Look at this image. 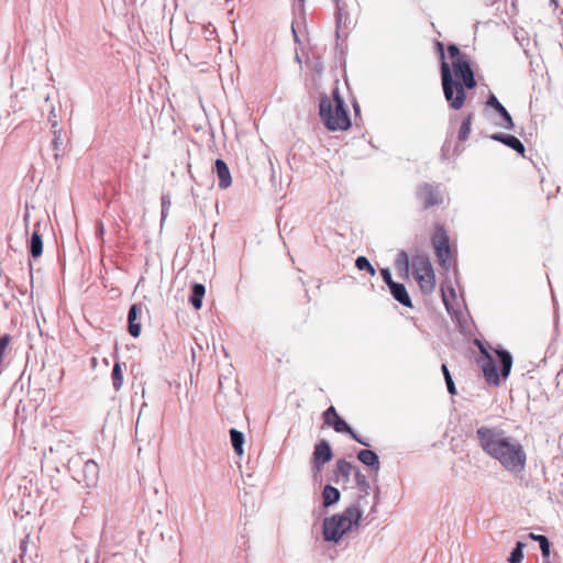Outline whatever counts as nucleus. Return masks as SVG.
<instances>
[{
    "mask_svg": "<svg viewBox=\"0 0 563 563\" xmlns=\"http://www.w3.org/2000/svg\"><path fill=\"white\" fill-rule=\"evenodd\" d=\"M476 439L483 452L498 461L507 472L518 474L525 471L527 454L523 445L504 429L481 426L476 429Z\"/></svg>",
    "mask_w": 563,
    "mask_h": 563,
    "instance_id": "f257e3e1",
    "label": "nucleus"
},
{
    "mask_svg": "<svg viewBox=\"0 0 563 563\" xmlns=\"http://www.w3.org/2000/svg\"><path fill=\"white\" fill-rule=\"evenodd\" d=\"M448 54L452 64L449 65L445 60L441 63L443 95L450 109L457 111L465 104L466 89L476 87V79L470 57L463 54L456 45H449Z\"/></svg>",
    "mask_w": 563,
    "mask_h": 563,
    "instance_id": "f03ea898",
    "label": "nucleus"
},
{
    "mask_svg": "<svg viewBox=\"0 0 563 563\" xmlns=\"http://www.w3.org/2000/svg\"><path fill=\"white\" fill-rule=\"evenodd\" d=\"M363 514L364 511L358 504H352L342 512L324 518L322 523L323 540L339 544L346 533L360 527Z\"/></svg>",
    "mask_w": 563,
    "mask_h": 563,
    "instance_id": "7ed1b4c3",
    "label": "nucleus"
},
{
    "mask_svg": "<svg viewBox=\"0 0 563 563\" xmlns=\"http://www.w3.org/2000/svg\"><path fill=\"white\" fill-rule=\"evenodd\" d=\"M477 364L488 385L498 386L506 382L512 367V356L504 349H494L488 352L481 346Z\"/></svg>",
    "mask_w": 563,
    "mask_h": 563,
    "instance_id": "20e7f679",
    "label": "nucleus"
},
{
    "mask_svg": "<svg viewBox=\"0 0 563 563\" xmlns=\"http://www.w3.org/2000/svg\"><path fill=\"white\" fill-rule=\"evenodd\" d=\"M320 117L330 131H346L351 119L339 89H334L332 98L324 97L320 101Z\"/></svg>",
    "mask_w": 563,
    "mask_h": 563,
    "instance_id": "39448f33",
    "label": "nucleus"
},
{
    "mask_svg": "<svg viewBox=\"0 0 563 563\" xmlns=\"http://www.w3.org/2000/svg\"><path fill=\"white\" fill-rule=\"evenodd\" d=\"M413 276L423 294H431L435 288V274L430 260L417 255L412 260Z\"/></svg>",
    "mask_w": 563,
    "mask_h": 563,
    "instance_id": "423d86ee",
    "label": "nucleus"
},
{
    "mask_svg": "<svg viewBox=\"0 0 563 563\" xmlns=\"http://www.w3.org/2000/svg\"><path fill=\"white\" fill-rule=\"evenodd\" d=\"M432 245L439 264L448 269L452 264V251L449 236L443 227H437L432 236Z\"/></svg>",
    "mask_w": 563,
    "mask_h": 563,
    "instance_id": "0eeeda50",
    "label": "nucleus"
},
{
    "mask_svg": "<svg viewBox=\"0 0 563 563\" xmlns=\"http://www.w3.org/2000/svg\"><path fill=\"white\" fill-rule=\"evenodd\" d=\"M333 456L334 454L330 442L325 439H320L313 446V452L310 460L313 475L321 473L324 465L329 463Z\"/></svg>",
    "mask_w": 563,
    "mask_h": 563,
    "instance_id": "6e6552de",
    "label": "nucleus"
},
{
    "mask_svg": "<svg viewBox=\"0 0 563 563\" xmlns=\"http://www.w3.org/2000/svg\"><path fill=\"white\" fill-rule=\"evenodd\" d=\"M416 196L423 209H429L443 202V197L439 188L427 183L417 188Z\"/></svg>",
    "mask_w": 563,
    "mask_h": 563,
    "instance_id": "1a4fd4ad",
    "label": "nucleus"
},
{
    "mask_svg": "<svg viewBox=\"0 0 563 563\" xmlns=\"http://www.w3.org/2000/svg\"><path fill=\"white\" fill-rule=\"evenodd\" d=\"M328 426L332 427L335 432L349 435L352 440L357 442L363 446H369V442L367 439L363 438L360 433H357L352 426L341 416H336L331 423Z\"/></svg>",
    "mask_w": 563,
    "mask_h": 563,
    "instance_id": "9d476101",
    "label": "nucleus"
},
{
    "mask_svg": "<svg viewBox=\"0 0 563 563\" xmlns=\"http://www.w3.org/2000/svg\"><path fill=\"white\" fill-rule=\"evenodd\" d=\"M356 457L365 467L368 468L371 473L374 474V482H376L380 470V461L378 454L373 449H371L369 445L365 446V449L358 450Z\"/></svg>",
    "mask_w": 563,
    "mask_h": 563,
    "instance_id": "9b49d317",
    "label": "nucleus"
},
{
    "mask_svg": "<svg viewBox=\"0 0 563 563\" xmlns=\"http://www.w3.org/2000/svg\"><path fill=\"white\" fill-rule=\"evenodd\" d=\"M142 313L141 305H132L128 313V331L133 338L141 334V323L137 321Z\"/></svg>",
    "mask_w": 563,
    "mask_h": 563,
    "instance_id": "f8f14e48",
    "label": "nucleus"
},
{
    "mask_svg": "<svg viewBox=\"0 0 563 563\" xmlns=\"http://www.w3.org/2000/svg\"><path fill=\"white\" fill-rule=\"evenodd\" d=\"M493 140L495 141H498L503 144H505L506 146L515 150L519 155H521L522 157H525V153H526V147L525 145L522 144V142L514 136V135H510V134H503V133H497V134H494L492 136Z\"/></svg>",
    "mask_w": 563,
    "mask_h": 563,
    "instance_id": "ddd939ff",
    "label": "nucleus"
},
{
    "mask_svg": "<svg viewBox=\"0 0 563 563\" xmlns=\"http://www.w3.org/2000/svg\"><path fill=\"white\" fill-rule=\"evenodd\" d=\"M487 106L494 108L503 118L504 123H501V126H504L507 130H512L515 124L512 121L511 115L507 111V109L498 101L495 95H490L487 100Z\"/></svg>",
    "mask_w": 563,
    "mask_h": 563,
    "instance_id": "4468645a",
    "label": "nucleus"
},
{
    "mask_svg": "<svg viewBox=\"0 0 563 563\" xmlns=\"http://www.w3.org/2000/svg\"><path fill=\"white\" fill-rule=\"evenodd\" d=\"M214 170L219 178V187L222 189L230 187L232 184V177L227 163L223 159L218 158L214 163Z\"/></svg>",
    "mask_w": 563,
    "mask_h": 563,
    "instance_id": "2eb2a0df",
    "label": "nucleus"
},
{
    "mask_svg": "<svg viewBox=\"0 0 563 563\" xmlns=\"http://www.w3.org/2000/svg\"><path fill=\"white\" fill-rule=\"evenodd\" d=\"M84 481L87 487H95L99 477V465L93 460H88L82 468Z\"/></svg>",
    "mask_w": 563,
    "mask_h": 563,
    "instance_id": "dca6fc26",
    "label": "nucleus"
},
{
    "mask_svg": "<svg viewBox=\"0 0 563 563\" xmlns=\"http://www.w3.org/2000/svg\"><path fill=\"white\" fill-rule=\"evenodd\" d=\"M528 539L537 542L541 551L542 561L551 560L552 543L550 539L544 534H538L534 532L528 533Z\"/></svg>",
    "mask_w": 563,
    "mask_h": 563,
    "instance_id": "f3484780",
    "label": "nucleus"
},
{
    "mask_svg": "<svg viewBox=\"0 0 563 563\" xmlns=\"http://www.w3.org/2000/svg\"><path fill=\"white\" fill-rule=\"evenodd\" d=\"M321 497H322V506L323 508H329V507H332L334 506L335 504H338L341 499V492L332 486L331 484H325L323 489H322V493H321Z\"/></svg>",
    "mask_w": 563,
    "mask_h": 563,
    "instance_id": "a211bd4d",
    "label": "nucleus"
},
{
    "mask_svg": "<svg viewBox=\"0 0 563 563\" xmlns=\"http://www.w3.org/2000/svg\"><path fill=\"white\" fill-rule=\"evenodd\" d=\"M354 466L351 462L345 459H339L335 462V468L333 471L334 477L332 478L335 483L339 482V476H342L345 481H349L351 472L354 471Z\"/></svg>",
    "mask_w": 563,
    "mask_h": 563,
    "instance_id": "6ab92c4d",
    "label": "nucleus"
},
{
    "mask_svg": "<svg viewBox=\"0 0 563 563\" xmlns=\"http://www.w3.org/2000/svg\"><path fill=\"white\" fill-rule=\"evenodd\" d=\"M231 445L238 456L244 453L245 437L244 433L235 428L229 430Z\"/></svg>",
    "mask_w": 563,
    "mask_h": 563,
    "instance_id": "aec40b11",
    "label": "nucleus"
},
{
    "mask_svg": "<svg viewBox=\"0 0 563 563\" xmlns=\"http://www.w3.org/2000/svg\"><path fill=\"white\" fill-rule=\"evenodd\" d=\"M389 290H390L393 297L397 301H399L401 305L409 307V308L412 307L410 296L408 295L407 289L402 284H398V283L393 284L391 287L389 288Z\"/></svg>",
    "mask_w": 563,
    "mask_h": 563,
    "instance_id": "412c9836",
    "label": "nucleus"
},
{
    "mask_svg": "<svg viewBox=\"0 0 563 563\" xmlns=\"http://www.w3.org/2000/svg\"><path fill=\"white\" fill-rule=\"evenodd\" d=\"M38 227L40 223L35 224L30 242V252L34 258L41 256L43 252V241L38 231Z\"/></svg>",
    "mask_w": 563,
    "mask_h": 563,
    "instance_id": "4be33fe9",
    "label": "nucleus"
},
{
    "mask_svg": "<svg viewBox=\"0 0 563 563\" xmlns=\"http://www.w3.org/2000/svg\"><path fill=\"white\" fill-rule=\"evenodd\" d=\"M525 548L526 543L523 541H516L515 547L511 549L507 562L508 563H521L525 559Z\"/></svg>",
    "mask_w": 563,
    "mask_h": 563,
    "instance_id": "5701e85b",
    "label": "nucleus"
},
{
    "mask_svg": "<svg viewBox=\"0 0 563 563\" xmlns=\"http://www.w3.org/2000/svg\"><path fill=\"white\" fill-rule=\"evenodd\" d=\"M206 294V288L202 284H194L192 286V295L190 296V303L195 309H200L202 306V298Z\"/></svg>",
    "mask_w": 563,
    "mask_h": 563,
    "instance_id": "b1692460",
    "label": "nucleus"
},
{
    "mask_svg": "<svg viewBox=\"0 0 563 563\" xmlns=\"http://www.w3.org/2000/svg\"><path fill=\"white\" fill-rule=\"evenodd\" d=\"M473 118H474L473 113H468L467 115L464 117L462 124L460 126V130H459V134H457L459 141L464 142L468 139L470 133H471Z\"/></svg>",
    "mask_w": 563,
    "mask_h": 563,
    "instance_id": "393cba45",
    "label": "nucleus"
},
{
    "mask_svg": "<svg viewBox=\"0 0 563 563\" xmlns=\"http://www.w3.org/2000/svg\"><path fill=\"white\" fill-rule=\"evenodd\" d=\"M354 478L356 487L360 489V492L368 495L371 489L369 482L367 477L357 467L354 470Z\"/></svg>",
    "mask_w": 563,
    "mask_h": 563,
    "instance_id": "a878e982",
    "label": "nucleus"
},
{
    "mask_svg": "<svg viewBox=\"0 0 563 563\" xmlns=\"http://www.w3.org/2000/svg\"><path fill=\"white\" fill-rule=\"evenodd\" d=\"M355 266L360 271H367L372 276L375 275V268L372 266V264L368 262V260L364 256H358L355 261Z\"/></svg>",
    "mask_w": 563,
    "mask_h": 563,
    "instance_id": "bb28decb",
    "label": "nucleus"
},
{
    "mask_svg": "<svg viewBox=\"0 0 563 563\" xmlns=\"http://www.w3.org/2000/svg\"><path fill=\"white\" fill-rule=\"evenodd\" d=\"M227 398L228 395L224 389H218V391L214 394V404L217 408H224L227 406Z\"/></svg>",
    "mask_w": 563,
    "mask_h": 563,
    "instance_id": "cd10ccee",
    "label": "nucleus"
},
{
    "mask_svg": "<svg viewBox=\"0 0 563 563\" xmlns=\"http://www.w3.org/2000/svg\"><path fill=\"white\" fill-rule=\"evenodd\" d=\"M113 386L120 387L123 383L122 369L119 364H115L112 371Z\"/></svg>",
    "mask_w": 563,
    "mask_h": 563,
    "instance_id": "c85d7f7f",
    "label": "nucleus"
},
{
    "mask_svg": "<svg viewBox=\"0 0 563 563\" xmlns=\"http://www.w3.org/2000/svg\"><path fill=\"white\" fill-rule=\"evenodd\" d=\"M29 540H30V536L26 534L21 541H20V558L22 560V563H25V555H26V552H27V548H29Z\"/></svg>",
    "mask_w": 563,
    "mask_h": 563,
    "instance_id": "c756f323",
    "label": "nucleus"
},
{
    "mask_svg": "<svg viewBox=\"0 0 563 563\" xmlns=\"http://www.w3.org/2000/svg\"><path fill=\"white\" fill-rule=\"evenodd\" d=\"M336 416H340L336 411V409L333 406H330L324 412H323V420L324 423H331V421L336 418Z\"/></svg>",
    "mask_w": 563,
    "mask_h": 563,
    "instance_id": "7c9ffc66",
    "label": "nucleus"
},
{
    "mask_svg": "<svg viewBox=\"0 0 563 563\" xmlns=\"http://www.w3.org/2000/svg\"><path fill=\"white\" fill-rule=\"evenodd\" d=\"M442 372H443V375L445 377V383H446V387H455L454 386V382L452 379V376L446 367L445 364L442 365Z\"/></svg>",
    "mask_w": 563,
    "mask_h": 563,
    "instance_id": "2f4dec72",
    "label": "nucleus"
},
{
    "mask_svg": "<svg viewBox=\"0 0 563 563\" xmlns=\"http://www.w3.org/2000/svg\"><path fill=\"white\" fill-rule=\"evenodd\" d=\"M380 273H382V277H383L384 282L388 285L389 288L391 287L393 284H396L393 280L391 274L387 268H383Z\"/></svg>",
    "mask_w": 563,
    "mask_h": 563,
    "instance_id": "473e14b6",
    "label": "nucleus"
},
{
    "mask_svg": "<svg viewBox=\"0 0 563 563\" xmlns=\"http://www.w3.org/2000/svg\"><path fill=\"white\" fill-rule=\"evenodd\" d=\"M231 398L233 400L232 406L234 408H238L240 406V401H241V394L239 393V389H233L232 390Z\"/></svg>",
    "mask_w": 563,
    "mask_h": 563,
    "instance_id": "72a5a7b5",
    "label": "nucleus"
},
{
    "mask_svg": "<svg viewBox=\"0 0 563 563\" xmlns=\"http://www.w3.org/2000/svg\"><path fill=\"white\" fill-rule=\"evenodd\" d=\"M44 389H37V388H34V389H27V394L31 395L33 394L34 396V400L36 401L38 399L40 396H42V391Z\"/></svg>",
    "mask_w": 563,
    "mask_h": 563,
    "instance_id": "f704fd0d",
    "label": "nucleus"
},
{
    "mask_svg": "<svg viewBox=\"0 0 563 563\" xmlns=\"http://www.w3.org/2000/svg\"><path fill=\"white\" fill-rule=\"evenodd\" d=\"M437 48H438V52H439V54H440V58H441V59H442V62H443V60H444V58H445V54H444V45H443V43L438 42V43H437Z\"/></svg>",
    "mask_w": 563,
    "mask_h": 563,
    "instance_id": "c9c22d12",
    "label": "nucleus"
},
{
    "mask_svg": "<svg viewBox=\"0 0 563 563\" xmlns=\"http://www.w3.org/2000/svg\"><path fill=\"white\" fill-rule=\"evenodd\" d=\"M62 144L60 135L55 133V137L53 140V146L55 150L59 148V145Z\"/></svg>",
    "mask_w": 563,
    "mask_h": 563,
    "instance_id": "e433bc0d",
    "label": "nucleus"
},
{
    "mask_svg": "<svg viewBox=\"0 0 563 563\" xmlns=\"http://www.w3.org/2000/svg\"><path fill=\"white\" fill-rule=\"evenodd\" d=\"M442 298H443V302H444L446 309L449 310L450 309L449 299H448V296H446V294L444 292L443 289H442Z\"/></svg>",
    "mask_w": 563,
    "mask_h": 563,
    "instance_id": "4c0bfd02",
    "label": "nucleus"
},
{
    "mask_svg": "<svg viewBox=\"0 0 563 563\" xmlns=\"http://www.w3.org/2000/svg\"><path fill=\"white\" fill-rule=\"evenodd\" d=\"M400 257H402V258H404V262L406 263V265H408V256H407V254H406L405 252H402V253L400 254Z\"/></svg>",
    "mask_w": 563,
    "mask_h": 563,
    "instance_id": "58836bf2",
    "label": "nucleus"
},
{
    "mask_svg": "<svg viewBox=\"0 0 563 563\" xmlns=\"http://www.w3.org/2000/svg\"><path fill=\"white\" fill-rule=\"evenodd\" d=\"M459 389H448V393L451 395V396H455L457 395L459 393Z\"/></svg>",
    "mask_w": 563,
    "mask_h": 563,
    "instance_id": "ea45409f",
    "label": "nucleus"
},
{
    "mask_svg": "<svg viewBox=\"0 0 563 563\" xmlns=\"http://www.w3.org/2000/svg\"><path fill=\"white\" fill-rule=\"evenodd\" d=\"M342 12H341V9H339V12H338V23L340 24L341 21H342Z\"/></svg>",
    "mask_w": 563,
    "mask_h": 563,
    "instance_id": "a19ab883",
    "label": "nucleus"
},
{
    "mask_svg": "<svg viewBox=\"0 0 563 563\" xmlns=\"http://www.w3.org/2000/svg\"><path fill=\"white\" fill-rule=\"evenodd\" d=\"M378 495H379V488H378V487H376V489H375V494H374V498H375V499H378Z\"/></svg>",
    "mask_w": 563,
    "mask_h": 563,
    "instance_id": "79ce46f5",
    "label": "nucleus"
},
{
    "mask_svg": "<svg viewBox=\"0 0 563 563\" xmlns=\"http://www.w3.org/2000/svg\"><path fill=\"white\" fill-rule=\"evenodd\" d=\"M141 395H142V397H144V396H145V388H142V389H141Z\"/></svg>",
    "mask_w": 563,
    "mask_h": 563,
    "instance_id": "37998d69",
    "label": "nucleus"
},
{
    "mask_svg": "<svg viewBox=\"0 0 563 563\" xmlns=\"http://www.w3.org/2000/svg\"><path fill=\"white\" fill-rule=\"evenodd\" d=\"M185 397H186V398H188V397H189V390H188V389H186V391H185Z\"/></svg>",
    "mask_w": 563,
    "mask_h": 563,
    "instance_id": "c03bdc74",
    "label": "nucleus"
},
{
    "mask_svg": "<svg viewBox=\"0 0 563 563\" xmlns=\"http://www.w3.org/2000/svg\"><path fill=\"white\" fill-rule=\"evenodd\" d=\"M527 397L530 398L531 397V393L529 391V389H527Z\"/></svg>",
    "mask_w": 563,
    "mask_h": 563,
    "instance_id": "a18cd8bd",
    "label": "nucleus"
},
{
    "mask_svg": "<svg viewBox=\"0 0 563 563\" xmlns=\"http://www.w3.org/2000/svg\"><path fill=\"white\" fill-rule=\"evenodd\" d=\"M542 563H552L551 560L542 561Z\"/></svg>",
    "mask_w": 563,
    "mask_h": 563,
    "instance_id": "49530a36",
    "label": "nucleus"
},
{
    "mask_svg": "<svg viewBox=\"0 0 563 563\" xmlns=\"http://www.w3.org/2000/svg\"><path fill=\"white\" fill-rule=\"evenodd\" d=\"M533 390H534V391H540V394H542L541 389H539V388H536V389H533Z\"/></svg>",
    "mask_w": 563,
    "mask_h": 563,
    "instance_id": "de8ad7c7",
    "label": "nucleus"
},
{
    "mask_svg": "<svg viewBox=\"0 0 563 563\" xmlns=\"http://www.w3.org/2000/svg\"><path fill=\"white\" fill-rule=\"evenodd\" d=\"M85 563H89V561H88V560H86V561H85Z\"/></svg>",
    "mask_w": 563,
    "mask_h": 563,
    "instance_id": "09e8293b",
    "label": "nucleus"
},
{
    "mask_svg": "<svg viewBox=\"0 0 563 563\" xmlns=\"http://www.w3.org/2000/svg\"><path fill=\"white\" fill-rule=\"evenodd\" d=\"M300 2H302L303 0H299Z\"/></svg>",
    "mask_w": 563,
    "mask_h": 563,
    "instance_id": "8fccbe9b",
    "label": "nucleus"
}]
</instances>
